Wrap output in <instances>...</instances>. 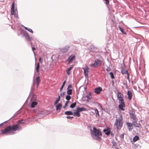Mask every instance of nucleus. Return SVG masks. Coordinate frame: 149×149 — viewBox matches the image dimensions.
Returning a JSON list of instances; mask_svg holds the SVG:
<instances>
[{"instance_id":"nucleus-1","label":"nucleus","mask_w":149,"mask_h":149,"mask_svg":"<svg viewBox=\"0 0 149 149\" xmlns=\"http://www.w3.org/2000/svg\"><path fill=\"white\" fill-rule=\"evenodd\" d=\"M22 129L21 127L18 124L9 125L1 130L2 133L3 134H8L11 133L14 134V131L19 130Z\"/></svg>"},{"instance_id":"nucleus-2","label":"nucleus","mask_w":149,"mask_h":149,"mask_svg":"<svg viewBox=\"0 0 149 149\" xmlns=\"http://www.w3.org/2000/svg\"><path fill=\"white\" fill-rule=\"evenodd\" d=\"M91 133L93 139L99 140L101 139L102 136L101 132L95 127H93V130L91 131Z\"/></svg>"},{"instance_id":"nucleus-3","label":"nucleus","mask_w":149,"mask_h":149,"mask_svg":"<svg viewBox=\"0 0 149 149\" xmlns=\"http://www.w3.org/2000/svg\"><path fill=\"white\" fill-rule=\"evenodd\" d=\"M123 124L122 119L121 117H120L118 119L116 120V122L115 123V125L116 126L117 129H120L122 127Z\"/></svg>"},{"instance_id":"nucleus-4","label":"nucleus","mask_w":149,"mask_h":149,"mask_svg":"<svg viewBox=\"0 0 149 149\" xmlns=\"http://www.w3.org/2000/svg\"><path fill=\"white\" fill-rule=\"evenodd\" d=\"M130 115L131 119L132 122L134 121H137L138 119L135 115V113L133 111H131L130 112Z\"/></svg>"},{"instance_id":"nucleus-5","label":"nucleus","mask_w":149,"mask_h":149,"mask_svg":"<svg viewBox=\"0 0 149 149\" xmlns=\"http://www.w3.org/2000/svg\"><path fill=\"white\" fill-rule=\"evenodd\" d=\"M102 64V61L99 59H97L95 60L93 63L90 65L91 66L94 67H97L100 66Z\"/></svg>"},{"instance_id":"nucleus-6","label":"nucleus","mask_w":149,"mask_h":149,"mask_svg":"<svg viewBox=\"0 0 149 149\" xmlns=\"http://www.w3.org/2000/svg\"><path fill=\"white\" fill-rule=\"evenodd\" d=\"M123 95L120 92H117V97L119 100V102L124 101L123 99Z\"/></svg>"},{"instance_id":"nucleus-7","label":"nucleus","mask_w":149,"mask_h":149,"mask_svg":"<svg viewBox=\"0 0 149 149\" xmlns=\"http://www.w3.org/2000/svg\"><path fill=\"white\" fill-rule=\"evenodd\" d=\"M72 86L71 84H69L67 88V93L68 95H70L72 93Z\"/></svg>"},{"instance_id":"nucleus-8","label":"nucleus","mask_w":149,"mask_h":149,"mask_svg":"<svg viewBox=\"0 0 149 149\" xmlns=\"http://www.w3.org/2000/svg\"><path fill=\"white\" fill-rule=\"evenodd\" d=\"M75 56L74 55H71L70 56L67 61L68 62V64H69L71 62L75 59Z\"/></svg>"},{"instance_id":"nucleus-9","label":"nucleus","mask_w":149,"mask_h":149,"mask_svg":"<svg viewBox=\"0 0 149 149\" xmlns=\"http://www.w3.org/2000/svg\"><path fill=\"white\" fill-rule=\"evenodd\" d=\"M126 125L127 126L128 130L129 131H130L132 130L133 127L132 123L127 122L126 123Z\"/></svg>"},{"instance_id":"nucleus-10","label":"nucleus","mask_w":149,"mask_h":149,"mask_svg":"<svg viewBox=\"0 0 149 149\" xmlns=\"http://www.w3.org/2000/svg\"><path fill=\"white\" fill-rule=\"evenodd\" d=\"M120 104L118 106V107L122 111H124V109L123 107L125 106V104L124 101L119 102Z\"/></svg>"},{"instance_id":"nucleus-11","label":"nucleus","mask_w":149,"mask_h":149,"mask_svg":"<svg viewBox=\"0 0 149 149\" xmlns=\"http://www.w3.org/2000/svg\"><path fill=\"white\" fill-rule=\"evenodd\" d=\"M84 70V72L85 76L88 77V72L89 68L88 67H86V68H83Z\"/></svg>"},{"instance_id":"nucleus-12","label":"nucleus","mask_w":149,"mask_h":149,"mask_svg":"<svg viewBox=\"0 0 149 149\" xmlns=\"http://www.w3.org/2000/svg\"><path fill=\"white\" fill-rule=\"evenodd\" d=\"M102 88L101 87L96 88H95V92L96 94H99L100 93V92L102 91Z\"/></svg>"},{"instance_id":"nucleus-13","label":"nucleus","mask_w":149,"mask_h":149,"mask_svg":"<svg viewBox=\"0 0 149 149\" xmlns=\"http://www.w3.org/2000/svg\"><path fill=\"white\" fill-rule=\"evenodd\" d=\"M127 95L128 96V100H131L132 96V94L131 92L130 91H127Z\"/></svg>"},{"instance_id":"nucleus-14","label":"nucleus","mask_w":149,"mask_h":149,"mask_svg":"<svg viewBox=\"0 0 149 149\" xmlns=\"http://www.w3.org/2000/svg\"><path fill=\"white\" fill-rule=\"evenodd\" d=\"M14 2H13L12 3V6L11 9V14L13 15L14 14Z\"/></svg>"},{"instance_id":"nucleus-15","label":"nucleus","mask_w":149,"mask_h":149,"mask_svg":"<svg viewBox=\"0 0 149 149\" xmlns=\"http://www.w3.org/2000/svg\"><path fill=\"white\" fill-rule=\"evenodd\" d=\"M137 121H134L132 122L133 125L135 127H140L141 126V125L137 123Z\"/></svg>"},{"instance_id":"nucleus-16","label":"nucleus","mask_w":149,"mask_h":149,"mask_svg":"<svg viewBox=\"0 0 149 149\" xmlns=\"http://www.w3.org/2000/svg\"><path fill=\"white\" fill-rule=\"evenodd\" d=\"M77 110L79 112L86 111V109L83 107L79 108L78 107L77 108Z\"/></svg>"},{"instance_id":"nucleus-17","label":"nucleus","mask_w":149,"mask_h":149,"mask_svg":"<svg viewBox=\"0 0 149 149\" xmlns=\"http://www.w3.org/2000/svg\"><path fill=\"white\" fill-rule=\"evenodd\" d=\"M73 68V65H72L69 68L66 70L67 74L68 75H69L70 74V71L71 69Z\"/></svg>"},{"instance_id":"nucleus-18","label":"nucleus","mask_w":149,"mask_h":149,"mask_svg":"<svg viewBox=\"0 0 149 149\" xmlns=\"http://www.w3.org/2000/svg\"><path fill=\"white\" fill-rule=\"evenodd\" d=\"M62 105L61 104L59 103L56 106V110L57 111H60Z\"/></svg>"},{"instance_id":"nucleus-19","label":"nucleus","mask_w":149,"mask_h":149,"mask_svg":"<svg viewBox=\"0 0 149 149\" xmlns=\"http://www.w3.org/2000/svg\"><path fill=\"white\" fill-rule=\"evenodd\" d=\"M24 36L27 40H31V38L28 34V33L27 32L25 34Z\"/></svg>"},{"instance_id":"nucleus-20","label":"nucleus","mask_w":149,"mask_h":149,"mask_svg":"<svg viewBox=\"0 0 149 149\" xmlns=\"http://www.w3.org/2000/svg\"><path fill=\"white\" fill-rule=\"evenodd\" d=\"M103 131L106 135H109L110 134V131L109 129L104 130Z\"/></svg>"},{"instance_id":"nucleus-21","label":"nucleus","mask_w":149,"mask_h":149,"mask_svg":"<svg viewBox=\"0 0 149 149\" xmlns=\"http://www.w3.org/2000/svg\"><path fill=\"white\" fill-rule=\"evenodd\" d=\"M40 77H38L36 79V84H37V86H38L40 82Z\"/></svg>"},{"instance_id":"nucleus-22","label":"nucleus","mask_w":149,"mask_h":149,"mask_svg":"<svg viewBox=\"0 0 149 149\" xmlns=\"http://www.w3.org/2000/svg\"><path fill=\"white\" fill-rule=\"evenodd\" d=\"M121 72L122 74H128V72L127 71L124 69H122L121 70Z\"/></svg>"},{"instance_id":"nucleus-23","label":"nucleus","mask_w":149,"mask_h":149,"mask_svg":"<svg viewBox=\"0 0 149 149\" xmlns=\"http://www.w3.org/2000/svg\"><path fill=\"white\" fill-rule=\"evenodd\" d=\"M73 114L74 116H76L78 117H79L80 116V114L79 113V112L78 111L75 112H74Z\"/></svg>"},{"instance_id":"nucleus-24","label":"nucleus","mask_w":149,"mask_h":149,"mask_svg":"<svg viewBox=\"0 0 149 149\" xmlns=\"http://www.w3.org/2000/svg\"><path fill=\"white\" fill-rule=\"evenodd\" d=\"M37 104V102H32L31 107L32 108L35 107V106Z\"/></svg>"},{"instance_id":"nucleus-25","label":"nucleus","mask_w":149,"mask_h":149,"mask_svg":"<svg viewBox=\"0 0 149 149\" xmlns=\"http://www.w3.org/2000/svg\"><path fill=\"white\" fill-rule=\"evenodd\" d=\"M40 69V64L39 63H37V65H36V71L37 72L39 73V70Z\"/></svg>"},{"instance_id":"nucleus-26","label":"nucleus","mask_w":149,"mask_h":149,"mask_svg":"<svg viewBox=\"0 0 149 149\" xmlns=\"http://www.w3.org/2000/svg\"><path fill=\"white\" fill-rule=\"evenodd\" d=\"M24 28L26 30H27L29 31L32 33H33V31L31 29L29 28H28V27H25V26H24Z\"/></svg>"},{"instance_id":"nucleus-27","label":"nucleus","mask_w":149,"mask_h":149,"mask_svg":"<svg viewBox=\"0 0 149 149\" xmlns=\"http://www.w3.org/2000/svg\"><path fill=\"white\" fill-rule=\"evenodd\" d=\"M119 29H120V31L123 34H124V35L126 34V32L124 31V30L123 28H121V27L120 26L119 27Z\"/></svg>"},{"instance_id":"nucleus-28","label":"nucleus","mask_w":149,"mask_h":149,"mask_svg":"<svg viewBox=\"0 0 149 149\" xmlns=\"http://www.w3.org/2000/svg\"><path fill=\"white\" fill-rule=\"evenodd\" d=\"M139 139V137L137 136H134L133 139V141L134 142H135L137 141Z\"/></svg>"},{"instance_id":"nucleus-29","label":"nucleus","mask_w":149,"mask_h":149,"mask_svg":"<svg viewBox=\"0 0 149 149\" xmlns=\"http://www.w3.org/2000/svg\"><path fill=\"white\" fill-rule=\"evenodd\" d=\"M60 96H59L58 97V98L57 100H56V101L55 102L54 104V105H55L56 104H57L60 101Z\"/></svg>"},{"instance_id":"nucleus-30","label":"nucleus","mask_w":149,"mask_h":149,"mask_svg":"<svg viewBox=\"0 0 149 149\" xmlns=\"http://www.w3.org/2000/svg\"><path fill=\"white\" fill-rule=\"evenodd\" d=\"M76 105V103L75 102L72 103V104H71L70 105V107L71 108H74Z\"/></svg>"},{"instance_id":"nucleus-31","label":"nucleus","mask_w":149,"mask_h":149,"mask_svg":"<svg viewBox=\"0 0 149 149\" xmlns=\"http://www.w3.org/2000/svg\"><path fill=\"white\" fill-rule=\"evenodd\" d=\"M71 97L70 95H68L66 96V99L68 100H69L71 99Z\"/></svg>"},{"instance_id":"nucleus-32","label":"nucleus","mask_w":149,"mask_h":149,"mask_svg":"<svg viewBox=\"0 0 149 149\" xmlns=\"http://www.w3.org/2000/svg\"><path fill=\"white\" fill-rule=\"evenodd\" d=\"M66 114L68 115H71L73 114V113L70 111H66Z\"/></svg>"},{"instance_id":"nucleus-33","label":"nucleus","mask_w":149,"mask_h":149,"mask_svg":"<svg viewBox=\"0 0 149 149\" xmlns=\"http://www.w3.org/2000/svg\"><path fill=\"white\" fill-rule=\"evenodd\" d=\"M110 74L111 79H113L114 78V77L113 74L112 72H111L110 73Z\"/></svg>"},{"instance_id":"nucleus-34","label":"nucleus","mask_w":149,"mask_h":149,"mask_svg":"<svg viewBox=\"0 0 149 149\" xmlns=\"http://www.w3.org/2000/svg\"><path fill=\"white\" fill-rule=\"evenodd\" d=\"M65 84V81H64L63 84L60 89V91H61L62 90V89L63 88Z\"/></svg>"},{"instance_id":"nucleus-35","label":"nucleus","mask_w":149,"mask_h":149,"mask_svg":"<svg viewBox=\"0 0 149 149\" xmlns=\"http://www.w3.org/2000/svg\"><path fill=\"white\" fill-rule=\"evenodd\" d=\"M95 113L96 115H99V112L98 110L97 109H96L95 110Z\"/></svg>"},{"instance_id":"nucleus-36","label":"nucleus","mask_w":149,"mask_h":149,"mask_svg":"<svg viewBox=\"0 0 149 149\" xmlns=\"http://www.w3.org/2000/svg\"><path fill=\"white\" fill-rule=\"evenodd\" d=\"M65 94V92H63L61 94L60 96L62 97H64Z\"/></svg>"},{"instance_id":"nucleus-37","label":"nucleus","mask_w":149,"mask_h":149,"mask_svg":"<svg viewBox=\"0 0 149 149\" xmlns=\"http://www.w3.org/2000/svg\"><path fill=\"white\" fill-rule=\"evenodd\" d=\"M104 1H105V3L107 4H108L109 3V0H104Z\"/></svg>"},{"instance_id":"nucleus-38","label":"nucleus","mask_w":149,"mask_h":149,"mask_svg":"<svg viewBox=\"0 0 149 149\" xmlns=\"http://www.w3.org/2000/svg\"><path fill=\"white\" fill-rule=\"evenodd\" d=\"M13 15H14L15 17H16L17 18H19L18 16V15L17 14H16V13H15V14L14 13V14Z\"/></svg>"},{"instance_id":"nucleus-39","label":"nucleus","mask_w":149,"mask_h":149,"mask_svg":"<svg viewBox=\"0 0 149 149\" xmlns=\"http://www.w3.org/2000/svg\"><path fill=\"white\" fill-rule=\"evenodd\" d=\"M36 49V48L35 47H32V51H33L34 53H35V52H34V51Z\"/></svg>"},{"instance_id":"nucleus-40","label":"nucleus","mask_w":149,"mask_h":149,"mask_svg":"<svg viewBox=\"0 0 149 149\" xmlns=\"http://www.w3.org/2000/svg\"><path fill=\"white\" fill-rule=\"evenodd\" d=\"M127 74V79H128V80H129V81L130 82V78H129V74Z\"/></svg>"},{"instance_id":"nucleus-41","label":"nucleus","mask_w":149,"mask_h":149,"mask_svg":"<svg viewBox=\"0 0 149 149\" xmlns=\"http://www.w3.org/2000/svg\"><path fill=\"white\" fill-rule=\"evenodd\" d=\"M124 133H123L122 134H121L120 137L121 138H124Z\"/></svg>"},{"instance_id":"nucleus-42","label":"nucleus","mask_w":149,"mask_h":149,"mask_svg":"<svg viewBox=\"0 0 149 149\" xmlns=\"http://www.w3.org/2000/svg\"><path fill=\"white\" fill-rule=\"evenodd\" d=\"M67 118H70V119H72V118H73V117H70V116H68L67 117Z\"/></svg>"},{"instance_id":"nucleus-43","label":"nucleus","mask_w":149,"mask_h":149,"mask_svg":"<svg viewBox=\"0 0 149 149\" xmlns=\"http://www.w3.org/2000/svg\"><path fill=\"white\" fill-rule=\"evenodd\" d=\"M39 61L40 62V63H42V62L41 61V57H40L39 58Z\"/></svg>"},{"instance_id":"nucleus-44","label":"nucleus","mask_w":149,"mask_h":149,"mask_svg":"<svg viewBox=\"0 0 149 149\" xmlns=\"http://www.w3.org/2000/svg\"><path fill=\"white\" fill-rule=\"evenodd\" d=\"M68 102H69L68 100L66 102V106H67V104H68Z\"/></svg>"},{"instance_id":"nucleus-45","label":"nucleus","mask_w":149,"mask_h":149,"mask_svg":"<svg viewBox=\"0 0 149 149\" xmlns=\"http://www.w3.org/2000/svg\"><path fill=\"white\" fill-rule=\"evenodd\" d=\"M69 46H68L67 47H66V49H68L69 48Z\"/></svg>"},{"instance_id":"nucleus-46","label":"nucleus","mask_w":149,"mask_h":149,"mask_svg":"<svg viewBox=\"0 0 149 149\" xmlns=\"http://www.w3.org/2000/svg\"><path fill=\"white\" fill-rule=\"evenodd\" d=\"M31 46H35V45H33L32 43H31Z\"/></svg>"},{"instance_id":"nucleus-47","label":"nucleus","mask_w":149,"mask_h":149,"mask_svg":"<svg viewBox=\"0 0 149 149\" xmlns=\"http://www.w3.org/2000/svg\"><path fill=\"white\" fill-rule=\"evenodd\" d=\"M20 122H21V120H19V123H20Z\"/></svg>"},{"instance_id":"nucleus-48","label":"nucleus","mask_w":149,"mask_h":149,"mask_svg":"<svg viewBox=\"0 0 149 149\" xmlns=\"http://www.w3.org/2000/svg\"><path fill=\"white\" fill-rule=\"evenodd\" d=\"M64 107V108H65V105L64 106V107Z\"/></svg>"},{"instance_id":"nucleus-49","label":"nucleus","mask_w":149,"mask_h":149,"mask_svg":"<svg viewBox=\"0 0 149 149\" xmlns=\"http://www.w3.org/2000/svg\"><path fill=\"white\" fill-rule=\"evenodd\" d=\"M61 50L62 52H63V51H62V50Z\"/></svg>"}]
</instances>
